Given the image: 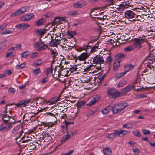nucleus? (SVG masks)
Masks as SVG:
<instances>
[{
  "mask_svg": "<svg viewBox=\"0 0 155 155\" xmlns=\"http://www.w3.org/2000/svg\"><path fill=\"white\" fill-rule=\"evenodd\" d=\"M25 66V63L21 64L20 65H17L16 66L17 69H22L24 68Z\"/></svg>",
  "mask_w": 155,
  "mask_h": 155,
  "instance_id": "46",
  "label": "nucleus"
},
{
  "mask_svg": "<svg viewBox=\"0 0 155 155\" xmlns=\"http://www.w3.org/2000/svg\"><path fill=\"white\" fill-rule=\"evenodd\" d=\"M55 41H53L52 40L50 43V45L51 47H54L57 46L60 44L61 41L60 39H56Z\"/></svg>",
  "mask_w": 155,
  "mask_h": 155,
  "instance_id": "21",
  "label": "nucleus"
},
{
  "mask_svg": "<svg viewBox=\"0 0 155 155\" xmlns=\"http://www.w3.org/2000/svg\"><path fill=\"white\" fill-rule=\"evenodd\" d=\"M114 104L111 103L108 106L104 109L102 111V112L103 114H106L108 113L111 110L113 113L114 110Z\"/></svg>",
  "mask_w": 155,
  "mask_h": 155,
  "instance_id": "11",
  "label": "nucleus"
},
{
  "mask_svg": "<svg viewBox=\"0 0 155 155\" xmlns=\"http://www.w3.org/2000/svg\"><path fill=\"white\" fill-rule=\"evenodd\" d=\"M145 40L143 39L135 38L134 40V44L135 45V48H137L139 49H140L141 47V44L143 43Z\"/></svg>",
  "mask_w": 155,
  "mask_h": 155,
  "instance_id": "6",
  "label": "nucleus"
},
{
  "mask_svg": "<svg viewBox=\"0 0 155 155\" xmlns=\"http://www.w3.org/2000/svg\"><path fill=\"white\" fill-rule=\"evenodd\" d=\"M9 105L10 104H7L6 106L5 107L6 109H5V111L3 112V114L2 115V118H5V117H10V116H9L8 114H7V106Z\"/></svg>",
  "mask_w": 155,
  "mask_h": 155,
  "instance_id": "43",
  "label": "nucleus"
},
{
  "mask_svg": "<svg viewBox=\"0 0 155 155\" xmlns=\"http://www.w3.org/2000/svg\"><path fill=\"white\" fill-rule=\"evenodd\" d=\"M135 45H131L124 48V51L125 52H129L132 51L135 48Z\"/></svg>",
  "mask_w": 155,
  "mask_h": 155,
  "instance_id": "25",
  "label": "nucleus"
},
{
  "mask_svg": "<svg viewBox=\"0 0 155 155\" xmlns=\"http://www.w3.org/2000/svg\"><path fill=\"white\" fill-rule=\"evenodd\" d=\"M40 81L42 83L44 84L48 81V79L47 78H45L41 80Z\"/></svg>",
  "mask_w": 155,
  "mask_h": 155,
  "instance_id": "62",
  "label": "nucleus"
},
{
  "mask_svg": "<svg viewBox=\"0 0 155 155\" xmlns=\"http://www.w3.org/2000/svg\"><path fill=\"white\" fill-rule=\"evenodd\" d=\"M46 19L45 18H41L40 20H37L36 22V24L38 26H39L43 24L44 22H45Z\"/></svg>",
  "mask_w": 155,
  "mask_h": 155,
  "instance_id": "32",
  "label": "nucleus"
},
{
  "mask_svg": "<svg viewBox=\"0 0 155 155\" xmlns=\"http://www.w3.org/2000/svg\"><path fill=\"white\" fill-rule=\"evenodd\" d=\"M70 138L71 135L68 134L67 135H64L63 136L61 141V142L62 143H64Z\"/></svg>",
  "mask_w": 155,
  "mask_h": 155,
  "instance_id": "24",
  "label": "nucleus"
},
{
  "mask_svg": "<svg viewBox=\"0 0 155 155\" xmlns=\"http://www.w3.org/2000/svg\"><path fill=\"white\" fill-rule=\"evenodd\" d=\"M30 26V25L25 24L24 23H21L20 24H18L16 25V27L20 29H21L23 30L26 29L29 27Z\"/></svg>",
  "mask_w": 155,
  "mask_h": 155,
  "instance_id": "18",
  "label": "nucleus"
},
{
  "mask_svg": "<svg viewBox=\"0 0 155 155\" xmlns=\"http://www.w3.org/2000/svg\"><path fill=\"white\" fill-rule=\"evenodd\" d=\"M112 58L110 56H108L107 57V63H109V64H110L111 62L112 61Z\"/></svg>",
  "mask_w": 155,
  "mask_h": 155,
  "instance_id": "64",
  "label": "nucleus"
},
{
  "mask_svg": "<svg viewBox=\"0 0 155 155\" xmlns=\"http://www.w3.org/2000/svg\"><path fill=\"white\" fill-rule=\"evenodd\" d=\"M58 75H57V74H55L53 75V77L54 78H56L57 79L59 80L61 76V73L59 72L58 71Z\"/></svg>",
  "mask_w": 155,
  "mask_h": 155,
  "instance_id": "55",
  "label": "nucleus"
},
{
  "mask_svg": "<svg viewBox=\"0 0 155 155\" xmlns=\"http://www.w3.org/2000/svg\"><path fill=\"white\" fill-rule=\"evenodd\" d=\"M78 69L77 65H74L70 68V70L71 72L77 71Z\"/></svg>",
  "mask_w": 155,
  "mask_h": 155,
  "instance_id": "48",
  "label": "nucleus"
},
{
  "mask_svg": "<svg viewBox=\"0 0 155 155\" xmlns=\"http://www.w3.org/2000/svg\"><path fill=\"white\" fill-rule=\"evenodd\" d=\"M58 55V53L57 52L52 51L51 53V55L52 56L53 59H55L56 56Z\"/></svg>",
  "mask_w": 155,
  "mask_h": 155,
  "instance_id": "54",
  "label": "nucleus"
},
{
  "mask_svg": "<svg viewBox=\"0 0 155 155\" xmlns=\"http://www.w3.org/2000/svg\"><path fill=\"white\" fill-rule=\"evenodd\" d=\"M147 96L143 94H140L137 95V98H146Z\"/></svg>",
  "mask_w": 155,
  "mask_h": 155,
  "instance_id": "51",
  "label": "nucleus"
},
{
  "mask_svg": "<svg viewBox=\"0 0 155 155\" xmlns=\"http://www.w3.org/2000/svg\"><path fill=\"white\" fill-rule=\"evenodd\" d=\"M117 131L118 134V136L120 137H122L126 135H127L130 133V131H128L125 130H117Z\"/></svg>",
  "mask_w": 155,
  "mask_h": 155,
  "instance_id": "19",
  "label": "nucleus"
},
{
  "mask_svg": "<svg viewBox=\"0 0 155 155\" xmlns=\"http://www.w3.org/2000/svg\"><path fill=\"white\" fill-rule=\"evenodd\" d=\"M15 54L14 53L12 52H10L6 54V58H8L9 57H12L14 56Z\"/></svg>",
  "mask_w": 155,
  "mask_h": 155,
  "instance_id": "59",
  "label": "nucleus"
},
{
  "mask_svg": "<svg viewBox=\"0 0 155 155\" xmlns=\"http://www.w3.org/2000/svg\"><path fill=\"white\" fill-rule=\"evenodd\" d=\"M91 64H90L88 66L86 67L84 66V71L83 72H88L90 71L91 70V68L93 67V65H92V63H91Z\"/></svg>",
  "mask_w": 155,
  "mask_h": 155,
  "instance_id": "35",
  "label": "nucleus"
},
{
  "mask_svg": "<svg viewBox=\"0 0 155 155\" xmlns=\"http://www.w3.org/2000/svg\"><path fill=\"white\" fill-rule=\"evenodd\" d=\"M90 54L87 52L81 53L79 56L78 59L80 61H84L89 57Z\"/></svg>",
  "mask_w": 155,
  "mask_h": 155,
  "instance_id": "13",
  "label": "nucleus"
},
{
  "mask_svg": "<svg viewBox=\"0 0 155 155\" xmlns=\"http://www.w3.org/2000/svg\"><path fill=\"white\" fill-rule=\"evenodd\" d=\"M93 63L96 64H102L103 63L104 60L103 57L101 56L100 55H97L95 56L93 58Z\"/></svg>",
  "mask_w": 155,
  "mask_h": 155,
  "instance_id": "7",
  "label": "nucleus"
},
{
  "mask_svg": "<svg viewBox=\"0 0 155 155\" xmlns=\"http://www.w3.org/2000/svg\"><path fill=\"white\" fill-rule=\"evenodd\" d=\"M107 94L108 96L113 98H116L121 95L120 93L114 88L109 89Z\"/></svg>",
  "mask_w": 155,
  "mask_h": 155,
  "instance_id": "3",
  "label": "nucleus"
},
{
  "mask_svg": "<svg viewBox=\"0 0 155 155\" xmlns=\"http://www.w3.org/2000/svg\"><path fill=\"white\" fill-rule=\"evenodd\" d=\"M132 5L131 3L129 2H124L123 3L121 4L118 5L117 9L119 11H123L125 9L128 8Z\"/></svg>",
  "mask_w": 155,
  "mask_h": 155,
  "instance_id": "5",
  "label": "nucleus"
},
{
  "mask_svg": "<svg viewBox=\"0 0 155 155\" xmlns=\"http://www.w3.org/2000/svg\"><path fill=\"white\" fill-rule=\"evenodd\" d=\"M70 15L74 16L78 14V12L77 11H70L69 13Z\"/></svg>",
  "mask_w": 155,
  "mask_h": 155,
  "instance_id": "49",
  "label": "nucleus"
},
{
  "mask_svg": "<svg viewBox=\"0 0 155 155\" xmlns=\"http://www.w3.org/2000/svg\"><path fill=\"white\" fill-rule=\"evenodd\" d=\"M60 21V19L58 18H55L52 21V24H51L50 23L48 24L47 25L48 26L50 25H51L50 27H48V28H49L50 27H52V25L53 24H56L59 21Z\"/></svg>",
  "mask_w": 155,
  "mask_h": 155,
  "instance_id": "31",
  "label": "nucleus"
},
{
  "mask_svg": "<svg viewBox=\"0 0 155 155\" xmlns=\"http://www.w3.org/2000/svg\"><path fill=\"white\" fill-rule=\"evenodd\" d=\"M7 27V24L3 23L0 26V30H3L4 29Z\"/></svg>",
  "mask_w": 155,
  "mask_h": 155,
  "instance_id": "57",
  "label": "nucleus"
},
{
  "mask_svg": "<svg viewBox=\"0 0 155 155\" xmlns=\"http://www.w3.org/2000/svg\"><path fill=\"white\" fill-rule=\"evenodd\" d=\"M11 123L0 125V131H2L3 132L8 131L11 128Z\"/></svg>",
  "mask_w": 155,
  "mask_h": 155,
  "instance_id": "9",
  "label": "nucleus"
},
{
  "mask_svg": "<svg viewBox=\"0 0 155 155\" xmlns=\"http://www.w3.org/2000/svg\"><path fill=\"white\" fill-rule=\"evenodd\" d=\"M155 58V55H154L151 53H150V54L148 56L147 58V60L150 61H151L152 62H153V60Z\"/></svg>",
  "mask_w": 155,
  "mask_h": 155,
  "instance_id": "41",
  "label": "nucleus"
},
{
  "mask_svg": "<svg viewBox=\"0 0 155 155\" xmlns=\"http://www.w3.org/2000/svg\"><path fill=\"white\" fill-rule=\"evenodd\" d=\"M103 153L106 155H110L111 153V150L109 148H106L103 150Z\"/></svg>",
  "mask_w": 155,
  "mask_h": 155,
  "instance_id": "29",
  "label": "nucleus"
},
{
  "mask_svg": "<svg viewBox=\"0 0 155 155\" xmlns=\"http://www.w3.org/2000/svg\"><path fill=\"white\" fill-rule=\"evenodd\" d=\"M34 17L32 13L27 14L22 17V20L23 21H28L32 19Z\"/></svg>",
  "mask_w": 155,
  "mask_h": 155,
  "instance_id": "17",
  "label": "nucleus"
},
{
  "mask_svg": "<svg viewBox=\"0 0 155 155\" xmlns=\"http://www.w3.org/2000/svg\"><path fill=\"white\" fill-rule=\"evenodd\" d=\"M79 2L80 3L81 8L82 7L86 4V3L84 1H79Z\"/></svg>",
  "mask_w": 155,
  "mask_h": 155,
  "instance_id": "58",
  "label": "nucleus"
},
{
  "mask_svg": "<svg viewBox=\"0 0 155 155\" xmlns=\"http://www.w3.org/2000/svg\"><path fill=\"white\" fill-rule=\"evenodd\" d=\"M91 48V46L88 45H83L82 48V50H85L86 51V52H87V51L88 49H90Z\"/></svg>",
  "mask_w": 155,
  "mask_h": 155,
  "instance_id": "47",
  "label": "nucleus"
},
{
  "mask_svg": "<svg viewBox=\"0 0 155 155\" xmlns=\"http://www.w3.org/2000/svg\"><path fill=\"white\" fill-rule=\"evenodd\" d=\"M96 10V9H93L90 12V16L92 17V15H96L97 16L98 15V14H101L102 13H104V12H101V13H98V12H95V10Z\"/></svg>",
  "mask_w": 155,
  "mask_h": 155,
  "instance_id": "34",
  "label": "nucleus"
},
{
  "mask_svg": "<svg viewBox=\"0 0 155 155\" xmlns=\"http://www.w3.org/2000/svg\"><path fill=\"white\" fill-rule=\"evenodd\" d=\"M42 42L41 41L35 43L34 45V47L35 48H37L39 47L42 44Z\"/></svg>",
  "mask_w": 155,
  "mask_h": 155,
  "instance_id": "50",
  "label": "nucleus"
},
{
  "mask_svg": "<svg viewBox=\"0 0 155 155\" xmlns=\"http://www.w3.org/2000/svg\"><path fill=\"white\" fill-rule=\"evenodd\" d=\"M127 73V71H124L122 72L117 74L115 77L116 80H117L123 77Z\"/></svg>",
  "mask_w": 155,
  "mask_h": 155,
  "instance_id": "30",
  "label": "nucleus"
},
{
  "mask_svg": "<svg viewBox=\"0 0 155 155\" xmlns=\"http://www.w3.org/2000/svg\"><path fill=\"white\" fill-rule=\"evenodd\" d=\"M47 4L46 3H43L40 5V10H44L47 7Z\"/></svg>",
  "mask_w": 155,
  "mask_h": 155,
  "instance_id": "42",
  "label": "nucleus"
},
{
  "mask_svg": "<svg viewBox=\"0 0 155 155\" xmlns=\"http://www.w3.org/2000/svg\"><path fill=\"white\" fill-rule=\"evenodd\" d=\"M120 64V61H119L115 60L114 63L113 70L114 71L117 70L119 68Z\"/></svg>",
  "mask_w": 155,
  "mask_h": 155,
  "instance_id": "23",
  "label": "nucleus"
},
{
  "mask_svg": "<svg viewBox=\"0 0 155 155\" xmlns=\"http://www.w3.org/2000/svg\"><path fill=\"white\" fill-rule=\"evenodd\" d=\"M137 82L136 81L134 83L133 85H130L127 86L122 90V92L123 93H126L129 92L132 88H134L136 87L135 84Z\"/></svg>",
  "mask_w": 155,
  "mask_h": 155,
  "instance_id": "16",
  "label": "nucleus"
},
{
  "mask_svg": "<svg viewBox=\"0 0 155 155\" xmlns=\"http://www.w3.org/2000/svg\"><path fill=\"white\" fill-rule=\"evenodd\" d=\"M133 126V124L131 123H128L124 124L123 125V128H126L127 129L131 128Z\"/></svg>",
  "mask_w": 155,
  "mask_h": 155,
  "instance_id": "38",
  "label": "nucleus"
},
{
  "mask_svg": "<svg viewBox=\"0 0 155 155\" xmlns=\"http://www.w3.org/2000/svg\"><path fill=\"white\" fill-rule=\"evenodd\" d=\"M114 105L113 114H115L121 112L127 107L128 104L127 103H124L117 104H114Z\"/></svg>",
  "mask_w": 155,
  "mask_h": 155,
  "instance_id": "1",
  "label": "nucleus"
},
{
  "mask_svg": "<svg viewBox=\"0 0 155 155\" xmlns=\"http://www.w3.org/2000/svg\"><path fill=\"white\" fill-rule=\"evenodd\" d=\"M30 54V53L29 51H26L25 52L22 53L21 55L22 57L23 58H25L29 55Z\"/></svg>",
  "mask_w": 155,
  "mask_h": 155,
  "instance_id": "45",
  "label": "nucleus"
},
{
  "mask_svg": "<svg viewBox=\"0 0 155 155\" xmlns=\"http://www.w3.org/2000/svg\"><path fill=\"white\" fill-rule=\"evenodd\" d=\"M142 131L145 135L149 134L150 133L149 130L145 129H142Z\"/></svg>",
  "mask_w": 155,
  "mask_h": 155,
  "instance_id": "63",
  "label": "nucleus"
},
{
  "mask_svg": "<svg viewBox=\"0 0 155 155\" xmlns=\"http://www.w3.org/2000/svg\"><path fill=\"white\" fill-rule=\"evenodd\" d=\"M80 5V3L79 2H78L74 4H73V6L75 8H81Z\"/></svg>",
  "mask_w": 155,
  "mask_h": 155,
  "instance_id": "61",
  "label": "nucleus"
},
{
  "mask_svg": "<svg viewBox=\"0 0 155 155\" xmlns=\"http://www.w3.org/2000/svg\"><path fill=\"white\" fill-rule=\"evenodd\" d=\"M73 124V122H71L68 121H65L61 124V127L62 129L64 128H68V126L71 124Z\"/></svg>",
  "mask_w": 155,
  "mask_h": 155,
  "instance_id": "22",
  "label": "nucleus"
},
{
  "mask_svg": "<svg viewBox=\"0 0 155 155\" xmlns=\"http://www.w3.org/2000/svg\"><path fill=\"white\" fill-rule=\"evenodd\" d=\"M6 40H4L0 43V50L5 49L6 46Z\"/></svg>",
  "mask_w": 155,
  "mask_h": 155,
  "instance_id": "37",
  "label": "nucleus"
},
{
  "mask_svg": "<svg viewBox=\"0 0 155 155\" xmlns=\"http://www.w3.org/2000/svg\"><path fill=\"white\" fill-rule=\"evenodd\" d=\"M85 104L84 101H81L77 103V106L79 108L81 107L82 106H84Z\"/></svg>",
  "mask_w": 155,
  "mask_h": 155,
  "instance_id": "52",
  "label": "nucleus"
},
{
  "mask_svg": "<svg viewBox=\"0 0 155 155\" xmlns=\"http://www.w3.org/2000/svg\"><path fill=\"white\" fill-rule=\"evenodd\" d=\"M136 11L139 12H144L146 13L142 14V15H149V12H150V10L147 8H145L141 6L139 8H135Z\"/></svg>",
  "mask_w": 155,
  "mask_h": 155,
  "instance_id": "10",
  "label": "nucleus"
},
{
  "mask_svg": "<svg viewBox=\"0 0 155 155\" xmlns=\"http://www.w3.org/2000/svg\"><path fill=\"white\" fill-rule=\"evenodd\" d=\"M31 99H28L22 100L17 103L15 105L17 107H25L30 102Z\"/></svg>",
  "mask_w": 155,
  "mask_h": 155,
  "instance_id": "8",
  "label": "nucleus"
},
{
  "mask_svg": "<svg viewBox=\"0 0 155 155\" xmlns=\"http://www.w3.org/2000/svg\"><path fill=\"white\" fill-rule=\"evenodd\" d=\"M49 134H50L48 133L45 131L43 132L42 134V135L43 136V137H42V140L44 139L45 140V139H46V138H47L49 136Z\"/></svg>",
  "mask_w": 155,
  "mask_h": 155,
  "instance_id": "44",
  "label": "nucleus"
},
{
  "mask_svg": "<svg viewBox=\"0 0 155 155\" xmlns=\"http://www.w3.org/2000/svg\"><path fill=\"white\" fill-rule=\"evenodd\" d=\"M126 55L125 54H118L117 55V57L119 58H121L125 57Z\"/></svg>",
  "mask_w": 155,
  "mask_h": 155,
  "instance_id": "60",
  "label": "nucleus"
},
{
  "mask_svg": "<svg viewBox=\"0 0 155 155\" xmlns=\"http://www.w3.org/2000/svg\"><path fill=\"white\" fill-rule=\"evenodd\" d=\"M118 136L117 130L114 131L113 133L109 134L106 137V138L109 139H114L116 137Z\"/></svg>",
  "mask_w": 155,
  "mask_h": 155,
  "instance_id": "20",
  "label": "nucleus"
},
{
  "mask_svg": "<svg viewBox=\"0 0 155 155\" xmlns=\"http://www.w3.org/2000/svg\"><path fill=\"white\" fill-rule=\"evenodd\" d=\"M21 129V127L20 125H17L15 127L12 131V133L13 134V136H15L17 134L20 133L21 131V130H20Z\"/></svg>",
  "mask_w": 155,
  "mask_h": 155,
  "instance_id": "15",
  "label": "nucleus"
},
{
  "mask_svg": "<svg viewBox=\"0 0 155 155\" xmlns=\"http://www.w3.org/2000/svg\"><path fill=\"white\" fill-rule=\"evenodd\" d=\"M48 27V25H47L45 26V29H36L35 30V34L36 35H43L45 34L46 33L45 31L47 30L48 29L47 28Z\"/></svg>",
  "mask_w": 155,
  "mask_h": 155,
  "instance_id": "12",
  "label": "nucleus"
},
{
  "mask_svg": "<svg viewBox=\"0 0 155 155\" xmlns=\"http://www.w3.org/2000/svg\"><path fill=\"white\" fill-rule=\"evenodd\" d=\"M134 65H133L131 64L126 65L124 66V68L125 69H126V70L125 71H127V72L130 70L134 68Z\"/></svg>",
  "mask_w": 155,
  "mask_h": 155,
  "instance_id": "28",
  "label": "nucleus"
},
{
  "mask_svg": "<svg viewBox=\"0 0 155 155\" xmlns=\"http://www.w3.org/2000/svg\"><path fill=\"white\" fill-rule=\"evenodd\" d=\"M133 134L136 136L140 137L141 136L140 133L138 131H135L133 132Z\"/></svg>",
  "mask_w": 155,
  "mask_h": 155,
  "instance_id": "56",
  "label": "nucleus"
},
{
  "mask_svg": "<svg viewBox=\"0 0 155 155\" xmlns=\"http://www.w3.org/2000/svg\"><path fill=\"white\" fill-rule=\"evenodd\" d=\"M99 43H97L95 44L94 46L92 47L91 48H90L91 50L90 51L91 53L94 52L95 51H97L99 49Z\"/></svg>",
  "mask_w": 155,
  "mask_h": 155,
  "instance_id": "26",
  "label": "nucleus"
},
{
  "mask_svg": "<svg viewBox=\"0 0 155 155\" xmlns=\"http://www.w3.org/2000/svg\"><path fill=\"white\" fill-rule=\"evenodd\" d=\"M40 69L39 68L34 70L33 71L34 74L36 76L38 74L40 73Z\"/></svg>",
  "mask_w": 155,
  "mask_h": 155,
  "instance_id": "53",
  "label": "nucleus"
},
{
  "mask_svg": "<svg viewBox=\"0 0 155 155\" xmlns=\"http://www.w3.org/2000/svg\"><path fill=\"white\" fill-rule=\"evenodd\" d=\"M76 35V33L75 31H74L68 32V34L67 35L68 38H72L75 35Z\"/></svg>",
  "mask_w": 155,
  "mask_h": 155,
  "instance_id": "33",
  "label": "nucleus"
},
{
  "mask_svg": "<svg viewBox=\"0 0 155 155\" xmlns=\"http://www.w3.org/2000/svg\"><path fill=\"white\" fill-rule=\"evenodd\" d=\"M127 81L125 80H122L120 81L118 84L117 86L118 87H123L126 84Z\"/></svg>",
  "mask_w": 155,
  "mask_h": 155,
  "instance_id": "39",
  "label": "nucleus"
},
{
  "mask_svg": "<svg viewBox=\"0 0 155 155\" xmlns=\"http://www.w3.org/2000/svg\"><path fill=\"white\" fill-rule=\"evenodd\" d=\"M52 67H51L50 68H47L46 72L47 76L49 77L52 73Z\"/></svg>",
  "mask_w": 155,
  "mask_h": 155,
  "instance_id": "36",
  "label": "nucleus"
},
{
  "mask_svg": "<svg viewBox=\"0 0 155 155\" xmlns=\"http://www.w3.org/2000/svg\"><path fill=\"white\" fill-rule=\"evenodd\" d=\"M101 98V97L100 95H96V96L94 97L93 98L89 101L87 105L89 106L92 105L97 102Z\"/></svg>",
  "mask_w": 155,
  "mask_h": 155,
  "instance_id": "14",
  "label": "nucleus"
},
{
  "mask_svg": "<svg viewBox=\"0 0 155 155\" xmlns=\"http://www.w3.org/2000/svg\"><path fill=\"white\" fill-rule=\"evenodd\" d=\"M138 16V15H137L134 12L130 10L127 11L125 13V17L128 19L137 18Z\"/></svg>",
  "mask_w": 155,
  "mask_h": 155,
  "instance_id": "4",
  "label": "nucleus"
},
{
  "mask_svg": "<svg viewBox=\"0 0 155 155\" xmlns=\"http://www.w3.org/2000/svg\"><path fill=\"white\" fill-rule=\"evenodd\" d=\"M29 9L30 8L27 6L22 7L20 9L16 11L12 14L11 15V16L14 17L19 15L28 11Z\"/></svg>",
  "mask_w": 155,
  "mask_h": 155,
  "instance_id": "2",
  "label": "nucleus"
},
{
  "mask_svg": "<svg viewBox=\"0 0 155 155\" xmlns=\"http://www.w3.org/2000/svg\"><path fill=\"white\" fill-rule=\"evenodd\" d=\"M60 98L59 97H54L51 99L49 101V102L50 104H52L58 101L59 100Z\"/></svg>",
  "mask_w": 155,
  "mask_h": 155,
  "instance_id": "27",
  "label": "nucleus"
},
{
  "mask_svg": "<svg viewBox=\"0 0 155 155\" xmlns=\"http://www.w3.org/2000/svg\"><path fill=\"white\" fill-rule=\"evenodd\" d=\"M42 64V60L41 59L36 60L34 63L35 66H38Z\"/></svg>",
  "mask_w": 155,
  "mask_h": 155,
  "instance_id": "40",
  "label": "nucleus"
}]
</instances>
